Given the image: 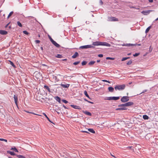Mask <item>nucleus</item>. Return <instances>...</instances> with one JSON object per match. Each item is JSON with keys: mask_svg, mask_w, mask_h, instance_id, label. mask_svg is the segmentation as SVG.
Returning a JSON list of instances; mask_svg holds the SVG:
<instances>
[{"mask_svg": "<svg viewBox=\"0 0 158 158\" xmlns=\"http://www.w3.org/2000/svg\"><path fill=\"white\" fill-rule=\"evenodd\" d=\"M9 23H8V24H7V25L6 26V27L8 26V25H9Z\"/></svg>", "mask_w": 158, "mask_h": 158, "instance_id": "0e129e2a", "label": "nucleus"}, {"mask_svg": "<svg viewBox=\"0 0 158 158\" xmlns=\"http://www.w3.org/2000/svg\"><path fill=\"white\" fill-rule=\"evenodd\" d=\"M148 1L150 2H153V0H148Z\"/></svg>", "mask_w": 158, "mask_h": 158, "instance_id": "3c124183", "label": "nucleus"}, {"mask_svg": "<svg viewBox=\"0 0 158 158\" xmlns=\"http://www.w3.org/2000/svg\"><path fill=\"white\" fill-rule=\"evenodd\" d=\"M23 111H24L25 112H27V113H30V114H35V115H38V114H35L33 112H29L28 111H27V110H23Z\"/></svg>", "mask_w": 158, "mask_h": 158, "instance_id": "4be33fe9", "label": "nucleus"}, {"mask_svg": "<svg viewBox=\"0 0 158 158\" xmlns=\"http://www.w3.org/2000/svg\"><path fill=\"white\" fill-rule=\"evenodd\" d=\"M70 106L71 107H72L73 108L75 109H78V110H81V107H80L79 106H78L71 105H70Z\"/></svg>", "mask_w": 158, "mask_h": 158, "instance_id": "1a4fd4ad", "label": "nucleus"}, {"mask_svg": "<svg viewBox=\"0 0 158 158\" xmlns=\"http://www.w3.org/2000/svg\"><path fill=\"white\" fill-rule=\"evenodd\" d=\"M126 104V106H130L131 105H133L134 103L131 102H127L126 103H125Z\"/></svg>", "mask_w": 158, "mask_h": 158, "instance_id": "9d476101", "label": "nucleus"}, {"mask_svg": "<svg viewBox=\"0 0 158 158\" xmlns=\"http://www.w3.org/2000/svg\"><path fill=\"white\" fill-rule=\"evenodd\" d=\"M83 132L85 133H88L87 131H83Z\"/></svg>", "mask_w": 158, "mask_h": 158, "instance_id": "bf43d9fd", "label": "nucleus"}, {"mask_svg": "<svg viewBox=\"0 0 158 158\" xmlns=\"http://www.w3.org/2000/svg\"><path fill=\"white\" fill-rule=\"evenodd\" d=\"M102 81H103V82H108V83H110V81H107V80H103Z\"/></svg>", "mask_w": 158, "mask_h": 158, "instance_id": "37998d69", "label": "nucleus"}, {"mask_svg": "<svg viewBox=\"0 0 158 158\" xmlns=\"http://www.w3.org/2000/svg\"><path fill=\"white\" fill-rule=\"evenodd\" d=\"M13 11H11V12H10V13H9V15L8 16L7 18H9L12 15V14H13Z\"/></svg>", "mask_w": 158, "mask_h": 158, "instance_id": "7c9ffc66", "label": "nucleus"}, {"mask_svg": "<svg viewBox=\"0 0 158 158\" xmlns=\"http://www.w3.org/2000/svg\"><path fill=\"white\" fill-rule=\"evenodd\" d=\"M119 97H107V98L106 100H117L119 99Z\"/></svg>", "mask_w": 158, "mask_h": 158, "instance_id": "7ed1b4c3", "label": "nucleus"}, {"mask_svg": "<svg viewBox=\"0 0 158 158\" xmlns=\"http://www.w3.org/2000/svg\"><path fill=\"white\" fill-rule=\"evenodd\" d=\"M55 98L57 101L60 103L61 99L58 96H56Z\"/></svg>", "mask_w": 158, "mask_h": 158, "instance_id": "f3484780", "label": "nucleus"}, {"mask_svg": "<svg viewBox=\"0 0 158 158\" xmlns=\"http://www.w3.org/2000/svg\"><path fill=\"white\" fill-rule=\"evenodd\" d=\"M86 63L87 62L86 61H84L82 62L81 64L82 65H85Z\"/></svg>", "mask_w": 158, "mask_h": 158, "instance_id": "72a5a7b5", "label": "nucleus"}, {"mask_svg": "<svg viewBox=\"0 0 158 158\" xmlns=\"http://www.w3.org/2000/svg\"><path fill=\"white\" fill-rule=\"evenodd\" d=\"M84 100L85 101H86V102H87L88 101V100H87L86 99H84Z\"/></svg>", "mask_w": 158, "mask_h": 158, "instance_id": "5fc2aeb1", "label": "nucleus"}, {"mask_svg": "<svg viewBox=\"0 0 158 158\" xmlns=\"http://www.w3.org/2000/svg\"><path fill=\"white\" fill-rule=\"evenodd\" d=\"M61 86H62L64 88H67L69 87L70 85L69 84H61Z\"/></svg>", "mask_w": 158, "mask_h": 158, "instance_id": "f8f14e48", "label": "nucleus"}, {"mask_svg": "<svg viewBox=\"0 0 158 158\" xmlns=\"http://www.w3.org/2000/svg\"><path fill=\"white\" fill-rule=\"evenodd\" d=\"M139 53H136L135 54H134L133 55L134 56H138L139 55Z\"/></svg>", "mask_w": 158, "mask_h": 158, "instance_id": "8fccbe9b", "label": "nucleus"}, {"mask_svg": "<svg viewBox=\"0 0 158 158\" xmlns=\"http://www.w3.org/2000/svg\"><path fill=\"white\" fill-rule=\"evenodd\" d=\"M67 60V59H63L62 60L63 61H66Z\"/></svg>", "mask_w": 158, "mask_h": 158, "instance_id": "6e6d98bb", "label": "nucleus"}, {"mask_svg": "<svg viewBox=\"0 0 158 158\" xmlns=\"http://www.w3.org/2000/svg\"><path fill=\"white\" fill-rule=\"evenodd\" d=\"M47 119L50 122H51V121L48 118H47Z\"/></svg>", "mask_w": 158, "mask_h": 158, "instance_id": "13d9d810", "label": "nucleus"}, {"mask_svg": "<svg viewBox=\"0 0 158 158\" xmlns=\"http://www.w3.org/2000/svg\"><path fill=\"white\" fill-rule=\"evenodd\" d=\"M93 47L91 45H86L81 46L80 47V48L81 49H87L89 48H90Z\"/></svg>", "mask_w": 158, "mask_h": 158, "instance_id": "423d86ee", "label": "nucleus"}, {"mask_svg": "<svg viewBox=\"0 0 158 158\" xmlns=\"http://www.w3.org/2000/svg\"><path fill=\"white\" fill-rule=\"evenodd\" d=\"M137 45L138 46H140L141 45V44H137Z\"/></svg>", "mask_w": 158, "mask_h": 158, "instance_id": "774afa93", "label": "nucleus"}, {"mask_svg": "<svg viewBox=\"0 0 158 158\" xmlns=\"http://www.w3.org/2000/svg\"><path fill=\"white\" fill-rule=\"evenodd\" d=\"M0 140L1 141H4L6 142H7V140L6 139H3L0 138Z\"/></svg>", "mask_w": 158, "mask_h": 158, "instance_id": "4c0bfd02", "label": "nucleus"}, {"mask_svg": "<svg viewBox=\"0 0 158 158\" xmlns=\"http://www.w3.org/2000/svg\"><path fill=\"white\" fill-rule=\"evenodd\" d=\"M79 56L78 53L77 52H76L72 56V58H75Z\"/></svg>", "mask_w": 158, "mask_h": 158, "instance_id": "ddd939ff", "label": "nucleus"}, {"mask_svg": "<svg viewBox=\"0 0 158 158\" xmlns=\"http://www.w3.org/2000/svg\"><path fill=\"white\" fill-rule=\"evenodd\" d=\"M38 36L39 37H40V34H39L38 35Z\"/></svg>", "mask_w": 158, "mask_h": 158, "instance_id": "338daca9", "label": "nucleus"}, {"mask_svg": "<svg viewBox=\"0 0 158 158\" xmlns=\"http://www.w3.org/2000/svg\"><path fill=\"white\" fill-rule=\"evenodd\" d=\"M111 155V156H113V157H114V158H116V157L114 156V155H112V154Z\"/></svg>", "mask_w": 158, "mask_h": 158, "instance_id": "052dcab7", "label": "nucleus"}, {"mask_svg": "<svg viewBox=\"0 0 158 158\" xmlns=\"http://www.w3.org/2000/svg\"><path fill=\"white\" fill-rule=\"evenodd\" d=\"M11 149L14 150V151L15 152H18L17 149L15 147H14V148H12Z\"/></svg>", "mask_w": 158, "mask_h": 158, "instance_id": "c9c22d12", "label": "nucleus"}, {"mask_svg": "<svg viewBox=\"0 0 158 158\" xmlns=\"http://www.w3.org/2000/svg\"><path fill=\"white\" fill-rule=\"evenodd\" d=\"M150 28H151V27L150 26H149L147 28V29H146V30L145 31V33H147L148 32L149 30H150Z\"/></svg>", "mask_w": 158, "mask_h": 158, "instance_id": "cd10ccee", "label": "nucleus"}, {"mask_svg": "<svg viewBox=\"0 0 158 158\" xmlns=\"http://www.w3.org/2000/svg\"><path fill=\"white\" fill-rule=\"evenodd\" d=\"M41 49L42 50H43V48L42 47H41Z\"/></svg>", "mask_w": 158, "mask_h": 158, "instance_id": "680f3d73", "label": "nucleus"}, {"mask_svg": "<svg viewBox=\"0 0 158 158\" xmlns=\"http://www.w3.org/2000/svg\"><path fill=\"white\" fill-rule=\"evenodd\" d=\"M88 131H89L90 132L93 133H95V131H94V130L93 129L91 128H89L88 129Z\"/></svg>", "mask_w": 158, "mask_h": 158, "instance_id": "6ab92c4d", "label": "nucleus"}, {"mask_svg": "<svg viewBox=\"0 0 158 158\" xmlns=\"http://www.w3.org/2000/svg\"><path fill=\"white\" fill-rule=\"evenodd\" d=\"M17 156L19 158H25V157L22 155H17Z\"/></svg>", "mask_w": 158, "mask_h": 158, "instance_id": "2f4dec72", "label": "nucleus"}, {"mask_svg": "<svg viewBox=\"0 0 158 158\" xmlns=\"http://www.w3.org/2000/svg\"><path fill=\"white\" fill-rule=\"evenodd\" d=\"M7 31L4 30H0V34L2 35H6L7 34Z\"/></svg>", "mask_w": 158, "mask_h": 158, "instance_id": "4468645a", "label": "nucleus"}, {"mask_svg": "<svg viewBox=\"0 0 158 158\" xmlns=\"http://www.w3.org/2000/svg\"><path fill=\"white\" fill-rule=\"evenodd\" d=\"M35 42L36 44H39L40 42V41L38 40H35Z\"/></svg>", "mask_w": 158, "mask_h": 158, "instance_id": "c03bdc74", "label": "nucleus"}, {"mask_svg": "<svg viewBox=\"0 0 158 158\" xmlns=\"http://www.w3.org/2000/svg\"><path fill=\"white\" fill-rule=\"evenodd\" d=\"M152 11V10H143L141 12V13L144 15H147Z\"/></svg>", "mask_w": 158, "mask_h": 158, "instance_id": "0eeeda50", "label": "nucleus"}, {"mask_svg": "<svg viewBox=\"0 0 158 158\" xmlns=\"http://www.w3.org/2000/svg\"><path fill=\"white\" fill-rule=\"evenodd\" d=\"M99 3L101 5L103 4V2L102 0H100Z\"/></svg>", "mask_w": 158, "mask_h": 158, "instance_id": "09e8293b", "label": "nucleus"}, {"mask_svg": "<svg viewBox=\"0 0 158 158\" xmlns=\"http://www.w3.org/2000/svg\"><path fill=\"white\" fill-rule=\"evenodd\" d=\"M125 88V85L124 84L122 85H116L114 89L116 90H123Z\"/></svg>", "mask_w": 158, "mask_h": 158, "instance_id": "f03ea898", "label": "nucleus"}, {"mask_svg": "<svg viewBox=\"0 0 158 158\" xmlns=\"http://www.w3.org/2000/svg\"><path fill=\"white\" fill-rule=\"evenodd\" d=\"M80 63V61H77L74 62L73 64L74 65H77Z\"/></svg>", "mask_w": 158, "mask_h": 158, "instance_id": "e433bc0d", "label": "nucleus"}, {"mask_svg": "<svg viewBox=\"0 0 158 158\" xmlns=\"http://www.w3.org/2000/svg\"><path fill=\"white\" fill-rule=\"evenodd\" d=\"M95 62V61H91L89 63V65H91L94 64Z\"/></svg>", "mask_w": 158, "mask_h": 158, "instance_id": "bb28decb", "label": "nucleus"}, {"mask_svg": "<svg viewBox=\"0 0 158 158\" xmlns=\"http://www.w3.org/2000/svg\"><path fill=\"white\" fill-rule=\"evenodd\" d=\"M132 61H131V60H130L127 62V65H129L131 64H132Z\"/></svg>", "mask_w": 158, "mask_h": 158, "instance_id": "c756f323", "label": "nucleus"}, {"mask_svg": "<svg viewBox=\"0 0 158 158\" xmlns=\"http://www.w3.org/2000/svg\"><path fill=\"white\" fill-rule=\"evenodd\" d=\"M158 20V17L155 20L156 21H157Z\"/></svg>", "mask_w": 158, "mask_h": 158, "instance_id": "69168bd1", "label": "nucleus"}, {"mask_svg": "<svg viewBox=\"0 0 158 158\" xmlns=\"http://www.w3.org/2000/svg\"><path fill=\"white\" fill-rule=\"evenodd\" d=\"M125 105H126L125 103L122 104H121L120 105H119V106H126Z\"/></svg>", "mask_w": 158, "mask_h": 158, "instance_id": "79ce46f5", "label": "nucleus"}, {"mask_svg": "<svg viewBox=\"0 0 158 158\" xmlns=\"http://www.w3.org/2000/svg\"><path fill=\"white\" fill-rule=\"evenodd\" d=\"M62 101L64 103H68V101H66V100H64V99H62Z\"/></svg>", "mask_w": 158, "mask_h": 158, "instance_id": "a19ab883", "label": "nucleus"}, {"mask_svg": "<svg viewBox=\"0 0 158 158\" xmlns=\"http://www.w3.org/2000/svg\"><path fill=\"white\" fill-rule=\"evenodd\" d=\"M143 118L145 120H147L148 119L149 117L147 115H143Z\"/></svg>", "mask_w": 158, "mask_h": 158, "instance_id": "412c9836", "label": "nucleus"}, {"mask_svg": "<svg viewBox=\"0 0 158 158\" xmlns=\"http://www.w3.org/2000/svg\"><path fill=\"white\" fill-rule=\"evenodd\" d=\"M10 64L14 68H15L16 66L13 62L10 60H9Z\"/></svg>", "mask_w": 158, "mask_h": 158, "instance_id": "aec40b11", "label": "nucleus"}, {"mask_svg": "<svg viewBox=\"0 0 158 158\" xmlns=\"http://www.w3.org/2000/svg\"><path fill=\"white\" fill-rule=\"evenodd\" d=\"M93 45L94 46H105L107 47H110V45L106 42H101L99 41H96L94 42L93 43Z\"/></svg>", "mask_w": 158, "mask_h": 158, "instance_id": "f257e3e1", "label": "nucleus"}, {"mask_svg": "<svg viewBox=\"0 0 158 158\" xmlns=\"http://www.w3.org/2000/svg\"><path fill=\"white\" fill-rule=\"evenodd\" d=\"M17 23L18 25L20 27H22V24L20 22L18 21L17 22Z\"/></svg>", "mask_w": 158, "mask_h": 158, "instance_id": "c85d7f7f", "label": "nucleus"}, {"mask_svg": "<svg viewBox=\"0 0 158 158\" xmlns=\"http://www.w3.org/2000/svg\"><path fill=\"white\" fill-rule=\"evenodd\" d=\"M14 99L15 100V102L16 106H18V97L15 95H14Z\"/></svg>", "mask_w": 158, "mask_h": 158, "instance_id": "6e6552de", "label": "nucleus"}, {"mask_svg": "<svg viewBox=\"0 0 158 158\" xmlns=\"http://www.w3.org/2000/svg\"><path fill=\"white\" fill-rule=\"evenodd\" d=\"M130 58L129 57H123L122 59L121 60L122 61H125Z\"/></svg>", "mask_w": 158, "mask_h": 158, "instance_id": "a878e982", "label": "nucleus"}, {"mask_svg": "<svg viewBox=\"0 0 158 158\" xmlns=\"http://www.w3.org/2000/svg\"><path fill=\"white\" fill-rule=\"evenodd\" d=\"M9 153L11 155H15V153L14 152H10Z\"/></svg>", "mask_w": 158, "mask_h": 158, "instance_id": "ea45409f", "label": "nucleus"}, {"mask_svg": "<svg viewBox=\"0 0 158 158\" xmlns=\"http://www.w3.org/2000/svg\"><path fill=\"white\" fill-rule=\"evenodd\" d=\"M43 114L45 117L47 118H48V117L46 115V114L44 113H43Z\"/></svg>", "mask_w": 158, "mask_h": 158, "instance_id": "49530a36", "label": "nucleus"}, {"mask_svg": "<svg viewBox=\"0 0 158 158\" xmlns=\"http://www.w3.org/2000/svg\"><path fill=\"white\" fill-rule=\"evenodd\" d=\"M129 100V97L128 96H123L121 99V101L123 102H125Z\"/></svg>", "mask_w": 158, "mask_h": 158, "instance_id": "20e7f679", "label": "nucleus"}, {"mask_svg": "<svg viewBox=\"0 0 158 158\" xmlns=\"http://www.w3.org/2000/svg\"><path fill=\"white\" fill-rule=\"evenodd\" d=\"M88 102L89 103H92V104L93 103V102H90V101H88Z\"/></svg>", "mask_w": 158, "mask_h": 158, "instance_id": "864d4df0", "label": "nucleus"}, {"mask_svg": "<svg viewBox=\"0 0 158 158\" xmlns=\"http://www.w3.org/2000/svg\"><path fill=\"white\" fill-rule=\"evenodd\" d=\"M108 89L109 91L111 92H113L114 90V88L111 87H109Z\"/></svg>", "mask_w": 158, "mask_h": 158, "instance_id": "a211bd4d", "label": "nucleus"}, {"mask_svg": "<svg viewBox=\"0 0 158 158\" xmlns=\"http://www.w3.org/2000/svg\"><path fill=\"white\" fill-rule=\"evenodd\" d=\"M108 20L110 21H118V19L115 17H109L108 18Z\"/></svg>", "mask_w": 158, "mask_h": 158, "instance_id": "39448f33", "label": "nucleus"}, {"mask_svg": "<svg viewBox=\"0 0 158 158\" xmlns=\"http://www.w3.org/2000/svg\"><path fill=\"white\" fill-rule=\"evenodd\" d=\"M63 107L65 109H67V108L64 106V105H63Z\"/></svg>", "mask_w": 158, "mask_h": 158, "instance_id": "603ef678", "label": "nucleus"}, {"mask_svg": "<svg viewBox=\"0 0 158 158\" xmlns=\"http://www.w3.org/2000/svg\"><path fill=\"white\" fill-rule=\"evenodd\" d=\"M51 42L57 48H59L60 47V45L54 40Z\"/></svg>", "mask_w": 158, "mask_h": 158, "instance_id": "9b49d317", "label": "nucleus"}, {"mask_svg": "<svg viewBox=\"0 0 158 158\" xmlns=\"http://www.w3.org/2000/svg\"><path fill=\"white\" fill-rule=\"evenodd\" d=\"M48 38L51 41V42H52L53 40L52 39V38L49 35H48Z\"/></svg>", "mask_w": 158, "mask_h": 158, "instance_id": "58836bf2", "label": "nucleus"}, {"mask_svg": "<svg viewBox=\"0 0 158 158\" xmlns=\"http://www.w3.org/2000/svg\"><path fill=\"white\" fill-rule=\"evenodd\" d=\"M44 88L47 89L49 92H51V90L50 88L47 86L44 85Z\"/></svg>", "mask_w": 158, "mask_h": 158, "instance_id": "dca6fc26", "label": "nucleus"}, {"mask_svg": "<svg viewBox=\"0 0 158 158\" xmlns=\"http://www.w3.org/2000/svg\"><path fill=\"white\" fill-rule=\"evenodd\" d=\"M56 57L57 58H61L62 57V56L60 54H57L56 56Z\"/></svg>", "mask_w": 158, "mask_h": 158, "instance_id": "393cba45", "label": "nucleus"}, {"mask_svg": "<svg viewBox=\"0 0 158 158\" xmlns=\"http://www.w3.org/2000/svg\"><path fill=\"white\" fill-rule=\"evenodd\" d=\"M127 109V108L125 107L118 108H117L116 109V110H126Z\"/></svg>", "mask_w": 158, "mask_h": 158, "instance_id": "2eb2a0df", "label": "nucleus"}, {"mask_svg": "<svg viewBox=\"0 0 158 158\" xmlns=\"http://www.w3.org/2000/svg\"><path fill=\"white\" fill-rule=\"evenodd\" d=\"M134 45V44H128L127 45V46H133Z\"/></svg>", "mask_w": 158, "mask_h": 158, "instance_id": "a18cd8bd", "label": "nucleus"}, {"mask_svg": "<svg viewBox=\"0 0 158 158\" xmlns=\"http://www.w3.org/2000/svg\"><path fill=\"white\" fill-rule=\"evenodd\" d=\"M84 113L86 114L87 115L89 116H91V114L90 112H89L88 111H86L84 112Z\"/></svg>", "mask_w": 158, "mask_h": 158, "instance_id": "b1692460", "label": "nucleus"}, {"mask_svg": "<svg viewBox=\"0 0 158 158\" xmlns=\"http://www.w3.org/2000/svg\"><path fill=\"white\" fill-rule=\"evenodd\" d=\"M103 56V55L102 54H99L98 55V56L99 57H102Z\"/></svg>", "mask_w": 158, "mask_h": 158, "instance_id": "de8ad7c7", "label": "nucleus"}, {"mask_svg": "<svg viewBox=\"0 0 158 158\" xmlns=\"http://www.w3.org/2000/svg\"><path fill=\"white\" fill-rule=\"evenodd\" d=\"M23 32L24 34L26 35H27L29 34V33L26 31H23Z\"/></svg>", "mask_w": 158, "mask_h": 158, "instance_id": "f704fd0d", "label": "nucleus"}, {"mask_svg": "<svg viewBox=\"0 0 158 158\" xmlns=\"http://www.w3.org/2000/svg\"><path fill=\"white\" fill-rule=\"evenodd\" d=\"M106 59L107 60H114V58H111L110 57H107L106 58Z\"/></svg>", "mask_w": 158, "mask_h": 158, "instance_id": "473e14b6", "label": "nucleus"}, {"mask_svg": "<svg viewBox=\"0 0 158 158\" xmlns=\"http://www.w3.org/2000/svg\"><path fill=\"white\" fill-rule=\"evenodd\" d=\"M100 60H97V62H98V63L99 62H100Z\"/></svg>", "mask_w": 158, "mask_h": 158, "instance_id": "4d7b16f0", "label": "nucleus"}, {"mask_svg": "<svg viewBox=\"0 0 158 158\" xmlns=\"http://www.w3.org/2000/svg\"><path fill=\"white\" fill-rule=\"evenodd\" d=\"M131 8H135V9L136 8H135V7L134 6H132V7H131Z\"/></svg>", "mask_w": 158, "mask_h": 158, "instance_id": "e2e57ef3", "label": "nucleus"}, {"mask_svg": "<svg viewBox=\"0 0 158 158\" xmlns=\"http://www.w3.org/2000/svg\"><path fill=\"white\" fill-rule=\"evenodd\" d=\"M84 94L86 96V97H88L90 99V98L89 97V96L88 95V94H87V92L86 91H84Z\"/></svg>", "mask_w": 158, "mask_h": 158, "instance_id": "5701e85b", "label": "nucleus"}]
</instances>
